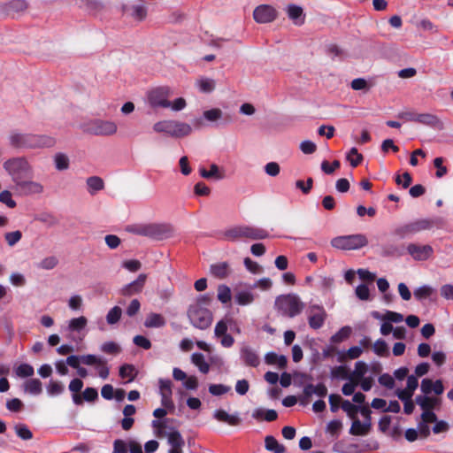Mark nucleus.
Masks as SVG:
<instances>
[{
    "mask_svg": "<svg viewBox=\"0 0 453 453\" xmlns=\"http://www.w3.org/2000/svg\"><path fill=\"white\" fill-rule=\"evenodd\" d=\"M192 363L198 368V370L206 374L210 371V365L205 361L204 356L202 353H193L191 355Z\"/></svg>",
    "mask_w": 453,
    "mask_h": 453,
    "instance_id": "34",
    "label": "nucleus"
},
{
    "mask_svg": "<svg viewBox=\"0 0 453 453\" xmlns=\"http://www.w3.org/2000/svg\"><path fill=\"white\" fill-rule=\"evenodd\" d=\"M253 17L257 23H269L275 19L276 12L272 6L263 4L254 10Z\"/></svg>",
    "mask_w": 453,
    "mask_h": 453,
    "instance_id": "13",
    "label": "nucleus"
},
{
    "mask_svg": "<svg viewBox=\"0 0 453 453\" xmlns=\"http://www.w3.org/2000/svg\"><path fill=\"white\" fill-rule=\"evenodd\" d=\"M351 334V328L349 326L342 327L336 334L331 337V342L334 343H339L348 339Z\"/></svg>",
    "mask_w": 453,
    "mask_h": 453,
    "instance_id": "49",
    "label": "nucleus"
},
{
    "mask_svg": "<svg viewBox=\"0 0 453 453\" xmlns=\"http://www.w3.org/2000/svg\"><path fill=\"white\" fill-rule=\"evenodd\" d=\"M342 409L347 413V415L350 418H354L355 417H357L359 406L351 403L349 400H344L342 402Z\"/></svg>",
    "mask_w": 453,
    "mask_h": 453,
    "instance_id": "55",
    "label": "nucleus"
},
{
    "mask_svg": "<svg viewBox=\"0 0 453 453\" xmlns=\"http://www.w3.org/2000/svg\"><path fill=\"white\" fill-rule=\"evenodd\" d=\"M127 231L134 234L156 240L168 238L173 234V229L169 225L156 223L131 225L127 226Z\"/></svg>",
    "mask_w": 453,
    "mask_h": 453,
    "instance_id": "4",
    "label": "nucleus"
},
{
    "mask_svg": "<svg viewBox=\"0 0 453 453\" xmlns=\"http://www.w3.org/2000/svg\"><path fill=\"white\" fill-rule=\"evenodd\" d=\"M332 247L340 250H356L365 247L368 239L365 234H354L334 237L330 242Z\"/></svg>",
    "mask_w": 453,
    "mask_h": 453,
    "instance_id": "7",
    "label": "nucleus"
},
{
    "mask_svg": "<svg viewBox=\"0 0 453 453\" xmlns=\"http://www.w3.org/2000/svg\"><path fill=\"white\" fill-rule=\"evenodd\" d=\"M275 308L283 316L294 318L300 314L304 303L296 294L281 295L275 300Z\"/></svg>",
    "mask_w": 453,
    "mask_h": 453,
    "instance_id": "6",
    "label": "nucleus"
},
{
    "mask_svg": "<svg viewBox=\"0 0 453 453\" xmlns=\"http://www.w3.org/2000/svg\"><path fill=\"white\" fill-rule=\"evenodd\" d=\"M200 175L204 179H214L219 180L225 178V173L216 164L210 165V170H206L204 167L199 168Z\"/></svg>",
    "mask_w": 453,
    "mask_h": 453,
    "instance_id": "21",
    "label": "nucleus"
},
{
    "mask_svg": "<svg viewBox=\"0 0 453 453\" xmlns=\"http://www.w3.org/2000/svg\"><path fill=\"white\" fill-rule=\"evenodd\" d=\"M84 130L94 135L111 136L117 133L118 126L112 120L96 119L88 122Z\"/></svg>",
    "mask_w": 453,
    "mask_h": 453,
    "instance_id": "8",
    "label": "nucleus"
},
{
    "mask_svg": "<svg viewBox=\"0 0 453 453\" xmlns=\"http://www.w3.org/2000/svg\"><path fill=\"white\" fill-rule=\"evenodd\" d=\"M192 133V127L189 124L175 119H171L169 135L174 138H182Z\"/></svg>",
    "mask_w": 453,
    "mask_h": 453,
    "instance_id": "14",
    "label": "nucleus"
},
{
    "mask_svg": "<svg viewBox=\"0 0 453 453\" xmlns=\"http://www.w3.org/2000/svg\"><path fill=\"white\" fill-rule=\"evenodd\" d=\"M213 417L217 420H219L220 422L227 423L228 425H231V426H236L241 421L238 413L228 414L224 410H217V411H215L214 413H213Z\"/></svg>",
    "mask_w": 453,
    "mask_h": 453,
    "instance_id": "22",
    "label": "nucleus"
},
{
    "mask_svg": "<svg viewBox=\"0 0 453 453\" xmlns=\"http://www.w3.org/2000/svg\"><path fill=\"white\" fill-rule=\"evenodd\" d=\"M137 375V370L133 365L126 364L119 367V376L127 379V382L133 381Z\"/></svg>",
    "mask_w": 453,
    "mask_h": 453,
    "instance_id": "38",
    "label": "nucleus"
},
{
    "mask_svg": "<svg viewBox=\"0 0 453 453\" xmlns=\"http://www.w3.org/2000/svg\"><path fill=\"white\" fill-rule=\"evenodd\" d=\"M407 252L416 261H426L432 257L434 250L430 245L410 243L407 246Z\"/></svg>",
    "mask_w": 453,
    "mask_h": 453,
    "instance_id": "11",
    "label": "nucleus"
},
{
    "mask_svg": "<svg viewBox=\"0 0 453 453\" xmlns=\"http://www.w3.org/2000/svg\"><path fill=\"white\" fill-rule=\"evenodd\" d=\"M171 119H163L154 123L152 129L157 134H165L169 135Z\"/></svg>",
    "mask_w": 453,
    "mask_h": 453,
    "instance_id": "51",
    "label": "nucleus"
},
{
    "mask_svg": "<svg viewBox=\"0 0 453 453\" xmlns=\"http://www.w3.org/2000/svg\"><path fill=\"white\" fill-rule=\"evenodd\" d=\"M88 325V319L85 316H80L71 319L68 321L67 328L70 332L80 333L85 329Z\"/></svg>",
    "mask_w": 453,
    "mask_h": 453,
    "instance_id": "31",
    "label": "nucleus"
},
{
    "mask_svg": "<svg viewBox=\"0 0 453 453\" xmlns=\"http://www.w3.org/2000/svg\"><path fill=\"white\" fill-rule=\"evenodd\" d=\"M217 298L223 304L229 303L232 298L230 288L225 284L219 285L217 288Z\"/></svg>",
    "mask_w": 453,
    "mask_h": 453,
    "instance_id": "39",
    "label": "nucleus"
},
{
    "mask_svg": "<svg viewBox=\"0 0 453 453\" xmlns=\"http://www.w3.org/2000/svg\"><path fill=\"white\" fill-rule=\"evenodd\" d=\"M100 349L106 354H112V355H117V354L120 353V351H121L120 346L114 342H104L101 345Z\"/></svg>",
    "mask_w": 453,
    "mask_h": 453,
    "instance_id": "52",
    "label": "nucleus"
},
{
    "mask_svg": "<svg viewBox=\"0 0 453 453\" xmlns=\"http://www.w3.org/2000/svg\"><path fill=\"white\" fill-rule=\"evenodd\" d=\"M122 310L119 306L112 307L106 315V321L109 325L116 324L121 318Z\"/></svg>",
    "mask_w": 453,
    "mask_h": 453,
    "instance_id": "50",
    "label": "nucleus"
},
{
    "mask_svg": "<svg viewBox=\"0 0 453 453\" xmlns=\"http://www.w3.org/2000/svg\"><path fill=\"white\" fill-rule=\"evenodd\" d=\"M46 390L49 395L57 396L65 391V387L59 381L50 380L46 387Z\"/></svg>",
    "mask_w": 453,
    "mask_h": 453,
    "instance_id": "43",
    "label": "nucleus"
},
{
    "mask_svg": "<svg viewBox=\"0 0 453 453\" xmlns=\"http://www.w3.org/2000/svg\"><path fill=\"white\" fill-rule=\"evenodd\" d=\"M265 442L266 449L270 451H273L274 453H284L285 451V448L273 436H267Z\"/></svg>",
    "mask_w": 453,
    "mask_h": 453,
    "instance_id": "44",
    "label": "nucleus"
},
{
    "mask_svg": "<svg viewBox=\"0 0 453 453\" xmlns=\"http://www.w3.org/2000/svg\"><path fill=\"white\" fill-rule=\"evenodd\" d=\"M24 390L30 395H40L42 390V382L38 379L27 380L24 383Z\"/></svg>",
    "mask_w": 453,
    "mask_h": 453,
    "instance_id": "36",
    "label": "nucleus"
},
{
    "mask_svg": "<svg viewBox=\"0 0 453 453\" xmlns=\"http://www.w3.org/2000/svg\"><path fill=\"white\" fill-rule=\"evenodd\" d=\"M374 353L380 357H386L389 354L388 346L382 339L377 340L372 345Z\"/></svg>",
    "mask_w": 453,
    "mask_h": 453,
    "instance_id": "47",
    "label": "nucleus"
},
{
    "mask_svg": "<svg viewBox=\"0 0 453 453\" xmlns=\"http://www.w3.org/2000/svg\"><path fill=\"white\" fill-rule=\"evenodd\" d=\"M287 12L295 24L301 25L303 23V8L296 5V4H289L287 7Z\"/></svg>",
    "mask_w": 453,
    "mask_h": 453,
    "instance_id": "28",
    "label": "nucleus"
},
{
    "mask_svg": "<svg viewBox=\"0 0 453 453\" xmlns=\"http://www.w3.org/2000/svg\"><path fill=\"white\" fill-rule=\"evenodd\" d=\"M327 394V388L323 383H319L317 385L307 384L303 388V395L306 397H311L313 395L323 397Z\"/></svg>",
    "mask_w": 453,
    "mask_h": 453,
    "instance_id": "24",
    "label": "nucleus"
},
{
    "mask_svg": "<svg viewBox=\"0 0 453 453\" xmlns=\"http://www.w3.org/2000/svg\"><path fill=\"white\" fill-rule=\"evenodd\" d=\"M208 389L210 394L219 396L228 393L231 388L223 384H211Z\"/></svg>",
    "mask_w": 453,
    "mask_h": 453,
    "instance_id": "57",
    "label": "nucleus"
},
{
    "mask_svg": "<svg viewBox=\"0 0 453 453\" xmlns=\"http://www.w3.org/2000/svg\"><path fill=\"white\" fill-rule=\"evenodd\" d=\"M165 325V318L159 313L151 312L147 315L144 326L147 328H158Z\"/></svg>",
    "mask_w": 453,
    "mask_h": 453,
    "instance_id": "25",
    "label": "nucleus"
},
{
    "mask_svg": "<svg viewBox=\"0 0 453 453\" xmlns=\"http://www.w3.org/2000/svg\"><path fill=\"white\" fill-rule=\"evenodd\" d=\"M347 159L353 167H356L362 162L363 156L357 152L356 148H352L347 155Z\"/></svg>",
    "mask_w": 453,
    "mask_h": 453,
    "instance_id": "58",
    "label": "nucleus"
},
{
    "mask_svg": "<svg viewBox=\"0 0 453 453\" xmlns=\"http://www.w3.org/2000/svg\"><path fill=\"white\" fill-rule=\"evenodd\" d=\"M55 168L58 171H65L70 166V158L64 152H57L53 156Z\"/></svg>",
    "mask_w": 453,
    "mask_h": 453,
    "instance_id": "29",
    "label": "nucleus"
},
{
    "mask_svg": "<svg viewBox=\"0 0 453 453\" xmlns=\"http://www.w3.org/2000/svg\"><path fill=\"white\" fill-rule=\"evenodd\" d=\"M0 202L12 209L16 207L17 204L9 190H4L0 193Z\"/></svg>",
    "mask_w": 453,
    "mask_h": 453,
    "instance_id": "61",
    "label": "nucleus"
},
{
    "mask_svg": "<svg viewBox=\"0 0 453 453\" xmlns=\"http://www.w3.org/2000/svg\"><path fill=\"white\" fill-rule=\"evenodd\" d=\"M368 372L367 365L363 361H358L355 364V368L350 373L349 378L359 383L360 380L365 378V374Z\"/></svg>",
    "mask_w": 453,
    "mask_h": 453,
    "instance_id": "33",
    "label": "nucleus"
},
{
    "mask_svg": "<svg viewBox=\"0 0 453 453\" xmlns=\"http://www.w3.org/2000/svg\"><path fill=\"white\" fill-rule=\"evenodd\" d=\"M434 292V289L431 286L423 285L414 290V297L421 301L430 297Z\"/></svg>",
    "mask_w": 453,
    "mask_h": 453,
    "instance_id": "42",
    "label": "nucleus"
},
{
    "mask_svg": "<svg viewBox=\"0 0 453 453\" xmlns=\"http://www.w3.org/2000/svg\"><path fill=\"white\" fill-rule=\"evenodd\" d=\"M265 363L268 365H276L280 368L287 365V357L283 355H277L274 352H269L265 357Z\"/></svg>",
    "mask_w": 453,
    "mask_h": 453,
    "instance_id": "37",
    "label": "nucleus"
},
{
    "mask_svg": "<svg viewBox=\"0 0 453 453\" xmlns=\"http://www.w3.org/2000/svg\"><path fill=\"white\" fill-rule=\"evenodd\" d=\"M416 403L424 411L434 410L439 403V399L427 395H418Z\"/></svg>",
    "mask_w": 453,
    "mask_h": 453,
    "instance_id": "26",
    "label": "nucleus"
},
{
    "mask_svg": "<svg viewBox=\"0 0 453 453\" xmlns=\"http://www.w3.org/2000/svg\"><path fill=\"white\" fill-rule=\"evenodd\" d=\"M196 86L203 93H211L215 89V81L207 77H201L196 81Z\"/></svg>",
    "mask_w": 453,
    "mask_h": 453,
    "instance_id": "35",
    "label": "nucleus"
},
{
    "mask_svg": "<svg viewBox=\"0 0 453 453\" xmlns=\"http://www.w3.org/2000/svg\"><path fill=\"white\" fill-rule=\"evenodd\" d=\"M22 237V234L20 231H13L9 232L4 234L5 241L7 242L8 245L12 247L15 244H17Z\"/></svg>",
    "mask_w": 453,
    "mask_h": 453,
    "instance_id": "59",
    "label": "nucleus"
},
{
    "mask_svg": "<svg viewBox=\"0 0 453 453\" xmlns=\"http://www.w3.org/2000/svg\"><path fill=\"white\" fill-rule=\"evenodd\" d=\"M58 264V260L56 257L50 256L44 257L39 263V268L43 270H51L57 266Z\"/></svg>",
    "mask_w": 453,
    "mask_h": 453,
    "instance_id": "56",
    "label": "nucleus"
},
{
    "mask_svg": "<svg viewBox=\"0 0 453 453\" xmlns=\"http://www.w3.org/2000/svg\"><path fill=\"white\" fill-rule=\"evenodd\" d=\"M16 192L21 196L41 195L44 192V186L36 180H22L14 186Z\"/></svg>",
    "mask_w": 453,
    "mask_h": 453,
    "instance_id": "9",
    "label": "nucleus"
},
{
    "mask_svg": "<svg viewBox=\"0 0 453 453\" xmlns=\"http://www.w3.org/2000/svg\"><path fill=\"white\" fill-rule=\"evenodd\" d=\"M349 375L347 367L343 365L336 366L331 371V376L334 379L349 380Z\"/></svg>",
    "mask_w": 453,
    "mask_h": 453,
    "instance_id": "54",
    "label": "nucleus"
},
{
    "mask_svg": "<svg viewBox=\"0 0 453 453\" xmlns=\"http://www.w3.org/2000/svg\"><path fill=\"white\" fill-rule=\"evenodd\" d=\"M268 236V232L263 228L243 226V238L259 240L267 238Z\"/></svg>",
    "mask_w": 453,
    "mask_h": 453,
    "instance_id": "23",
    "label": "nucleus"
},
{
    "mask_svg": "<svg viewBox=\"0 0 453 453\" xmlns=\"http://www.w3.org/2000/svg\"><path fill=\"white\" fill-rule=\"evenodd\" d=\"M240 357L242 362L249 366L257 367L260 363L257 350L249 345L242 346L240 349Z\"/></svg>",
    "mask_w": 453,
    "mask_h": 453,
    "instance_id": "15",
    "label": "nucleus"
},
{
    "mask_svg": "<svg viewBox=\"0 0 453 453\" xmlns=\"http://www.w3.org/2000/svg\"><path fill=\"white\" fill-rule=\"evenodd\" d=\"M165 436H166L167 442L170 445L168 453H183L182 448L185 441L178 431H172L165 434Z\"/></svg>",
    "mask_w": 453,
    "mask_h": 453,
    "instance_id": "16",
    "label": "nucleus"
},
{
    "mask_svg": "<svg viewBox=\"0 0 453 453\" xmlns=\"http://www.w3.org/2000/svg\"><path fill=\"white\" fill-rule=\"evenodd\" d=\"M34 372V367L28 364H21L15 368V374L20 378L31 377Z\"/></svg>",
    "mask_w": 453,
    "mask_h": 453,
    "instance_id": "48",
    "label": "nucleus"
},
{
    "mask_svg": "<svg viewBox=\"0 0 453 453\" xmlns=\"http://www.w3.org/2000/svg\"><path fill=\"white\" fill-rule=\"evenodd\" d=\"M127 15L136 21H143L148 16V7L145 4L139 3L125 7Z\"/></svg>",
    "mask_w": 453,
    "mask_h": 453,
    "instance_id": "18",
    "label": "nucleus"
},
{
    "mask_svg": "<svg viewBox=\"0 0 453 453\" xmlns=\"http://www.w3.org/2000/svg\"><path fill=\"white\" fill-rule=\"evenodd\" d=\"M4 169L12 178L14 186L33 174V166L24 157H12L4 163Z\"/></svg>",
    "mask_w": 453,
    "mask_h": 453,
    "instance_id": "5",
    "label": "nucleus"
},
{
    "mask_svg": "<svg viewBox=\"0 0 453 453\" xmlns=\"http://www.w3.org/2000/svg\"><path fill=\"white\" fill-rule=\"evenodd\" d=\"M352 424L349 428V434L356 436H365L369 434L372 427V421H360L357 417L351 418Z\"/></svg>",
    "mask_w": 453,
    "mask_h": 453,
    "instance_id": "19",
    "label": "nucleus"
},
{
    "mask_svg": "<svg viewBox=\"0 0 453 453\" xmlns=\"http://www.w3.org/2000/svg\"><path fill=\"white\" fill-rule=\"evenodd\" d=\"M203 116L209 122H216L223 117V111L219 108H212L204 111Z\"/></svg>",
    "mask_w": 453,
    "mask_h": 453,
    "instance_id": "46",
    "label": "nucleus"
},
{
    "mask_svg": "<svg viewBox=\"0 0 453 453\" xmlns=\"http://www.w3.org/2000/svg\"><path fill=\"white\" fill-rule=\"evenodd\" d=\"M407 118L408 120L416 121L421 124L434 126L437 123V118L434 115L429 113H422L417 115H410Z\"/></svg>",
    "mask_w": 453,
    "mask_h": 453,
    "instance_id": "32",
    "label": "nucleus"
},
{
    "mask_svg": "<svg viewBox=\"0 0 453 453\" xmlns=\"http://www.w3.org/2000/svg\"><path fill=\"white\" fill-rule=\"evenodd\" d=\"M326 313L323 307L319 305H313L309 310V326L313 329L320 328L325 322Z\"/></svg>",
    "mask_w": 453,
    "mask_h": 453,
    "instance_id": "12",
    "label": "nucleus"
},
{
    "mask_svg": "<svg viewBox=\"0 0 453 453\" xmlns=\"http://www.w3.org/2000/svg\"><path fill=\"white\" fill-rule=\"evenodd\" d=\"M103 360V358L92 354L81 356V363L87 365H98L102 364Z\"/></svg>",
    "mask_w": 453,
    "mask_h": 453,
    "instance_id": "62",
    "label": "nucleus"
},
{
    "mask_svg": "<svg viewBox=\"0 0 453 453\" xmlns=\"http://www.w3.org/2000/svg\"><path fill=\"white\" fill-rule=\"evenodd\" d=\"M350 87L353 90H368L370 86L364 78H357L351 81Z\"/></svg>",
    "mask_w": 453,
    "mask_h": 453,
    "instance_id": "64",
    "label": "nucleus"
},
{
    "mask_svg": "<svg viewBox=\"0 0 453 453\" xmlns=\"http://www.w3.org/2000/svg\"><path fill=\"white\" fill-rule=\"evenodd\" d=\"M158 387L162 406L171 411L173 410L174 403L172 399V381L170 380L159 379Z\"/></svg>",
    "mask_w": 453,
    "mask_h": 453,
    "instance_id": "10",
    "label": "nucleus"
},
{
    "mask_svg": "<svg viewBox=\"0 0 453 453\" xmlns=\"http://www.w3.org/2000/svg\"><path fill=\"white\" fill-rule=\"evenodd\" d=\"M429 226V222L426 220H418L416 222L410 223L403 226L400 232L403 234H415L421 230L426 229Z\"/></svg>",
    "mask_w": 453,
    "mask_h": 453,
    "instance_id": "27",
    "label": "nucleus"
},
{
    "mask_svg": "<svg viewBox=\"0 0 453 453\" xmlns=\"http://www.w3.org/2000/svg\"><path fill=\"white\" fill-rule=\"evenodd\" d=\"M225 237L228 241H236L243 238V226H236L225 232Z\"/></svg>",
    "mask_w": 453,
    "mask_h": 453,
    "instance_id": "45",
    "label": "nucleus"
},
{
    "mask_svg": "<svg viewBox=\"0 0 453 453\" xmlns=\"http://www.w3.org/2000/svg\"><path fill=\"white\" fill-rule=\"evenodd\" d=\"M83 299L80 295H73L68 299V307L72 311H79L82 307Z\"/></svg>",
    "mask_w": 453,
    "mask_h": 453,
    "instance_id": "60",
    "label": "nucleus"
},
{
    "mask_svg": "<svg viewBox=\"0 0 453 453\" xmlns=\"http://www.w3.org/2000/svg\"><path fill=\"white\" fill-rule=\"evenodd\" d=\"M146 279H147L146 274H144V273L140 274L135 280L124 286L121 288V290H120L121 295L129 296H133L134 294L140 293L143 288Z\"/></svg>",
    "mask_w": 453,
    "mask_h": 453,
    "instance_id": "17",
    "label": "nucleus"
},
{
    "mask_svg": "<svg viewBox=\"0 0 453 453\" xmlns=\"http://www.w3.org/2000/svg\"><path fill=\"white\" fill-rule=\"evenodd\" d=\"M211 302L208 295L200 296L196 302L190 305L188 311V316L190 323L196 328L204 330L208 328L212 322V313L206 308Z\"/></svg>",
    "mask_w": 453,
    "mask_h": 453,
    "instance_id": "3",
    "label": "nucleus"
},
{
    "mask_svg": "<svg viewBox=\"0 0 453 453\" xmlns=\"http://www.w3.org/2000/svg\"><path fill=\"white\" fill-rule=\"evenodd\" d=\"M348 380L349 381L346 382L342 388V394L344 395H351L355 392L356 388L359 385L357 381L351 378H349Z\"/></svg>",
    "mask_w": 453,
    "mask_h": 453,
    "instance_id": "63",
    "label": "nucleus"
},
{
    "mask_svg": "<svg viewBox=\"0 0 453 453\" xmlns=\"http://www.w3.org/2000/svg\"><path fill=\"white\" fill-rule=\"evenodd\" d=\"M234 300L237 304L245 306L251 304L254 302L255 296L250 290H240L235 293Z\"/></svg>",
    "mask_w": 453,
    "mask_h": 453,
    "instance_id": "30",
    "label": "nucleus"
},
{
    "mask_svg": "<svg viewBox=\"0 0 453 453\" xmlns=\"http://www.w3.org/2000/svg\"><path fill=\"white\" fill-rule=\"evenodd\" d=\"M9 142L17 149H49L57 144V140L47 134L13 132L9 135Z\"/></svg>",
    "mask_w": 453,
    "mask_h": 453,
    "instance_id": "2",
    "label": "nucleus"
},
{
    "mask_svg": "<svg viewBox=\"0 0 453 453\" xmlns=\"http://www.w3.org/2000/svg\"><path fill=\"white\" fill-rule=\"evenodd\" d=\"M87 186L88 192L90 194H95L104 188V181L100 177L92 176L87 179Z\"/></svg>",
    "mask_w": 453,
    "mask_h": 453,
    "instance_id": "40",
    "label": "nucleus"
},
{
    "mask_svg": "<svg viewBox=\"0 0 453 453\" xmlns=\"http://www.w3.org/2000/svg\"><path fill=\"white\" fill-rule=\"evenodd\" d=\"M14 430L18 437H19L21 440L28 441L33 438V433L28 428V426L25 424H16L14 426Z\"/></svg>",
    "mask_w": 453,
    "mask_h": 453,
    "instance_id": "41",
    "label": "nucleus"
},
{
    "mask_svg": "<svg viewBox=\"0 0 453 453\" xmlns=\"http://www.w3.org/2000/svg\"><path fill=\"white\" fill-rule=\"evenodd\" d=\"M210 273L213 277L222 280L228 277L232 270L228 263L219 262L211 265Z\"/></svg>",
    "mask_w": 453,
    "mask_h": 453,
    "instance_id": "20",
    "label": "nucleus"
},
{
    "mask_svg": "<svg viewBox=\"0 0 453 453\" xmlns=\"http://www.w3.org/2000/svg\"><path fill=\"white\" fill-rule=\"evenodd\" d=\"M173 90L169 86H158L149 89L146 92V103L150 107L170 109L173 111H180L187 107V101L184 97H177L170 101Z\"/></svg>",
    "mask_w": 453,
    "mask_h": 453,
    "instance_id": "1",
    "label": "nucleus"
},
{
    "mask_svg": "<svg viewBox=\"0 0 453 453\" xmlns=\"http://www.w3.org/2000/svg\"><path fill=\"white\" fill-rule=\"evenodd\" d=\"M230 321L231 319H223L217 322L214 328V335L216 338H219L222 334H227L228 324Z\"/></svg>",
    "mask_w": 453,
    "mask_h": 453,
    "instance_id": "53",
    "label": "nucleus"
}]
</instances>
